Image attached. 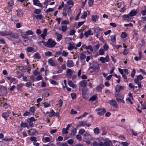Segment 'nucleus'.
<instances>
[{
    "mask_svg": "<svg viewBox=\"0 0 146 146\" xmlns=\"http://www.w3.org/2000/svg\"><path fill=\"white\" fill-rule=\"evenodd\" d=\"M56 44V42L52 40L49 39L48 40L45 45L49 48H52L54 47Z\"/></svg>",
    "mask_w": 146,
    "mask_h": 146,
    "instance_id": "obj_1",
    "label": "nucleus"
},
{
    "mask_svg": "<svg viewBox=\"0 0 146 146\" xmlns=\"http://www.w3.org/2000/svg\"><path fill=\"white\" fill-rule=\"evenodd\" d=\"M7 35H9L11 37L14 39H17L19 37V36L18 34L13 33H10L9 34H7L5 33L2 32L1 34V35L2 36H4Z\"/></svg>",
    "mask_w": 146,
    "mask_h": 146,
    "instance_id": "obj_2",
    "label": "nucleus"
},
{
    "mask_svg": "<svg viewBox=\"0 0 146 146\" xmlns=\"http://www.w3.org/2000/svg\"><path fill=\"white\" fill-rule=\"evenodd\" d=\"M95 110L96 111H98L97 113V114L101 116L103 115L106 112V109L104 108L103 109L98 108H96Z\"/></svg>",
    "mask_w": 146,
    "mask_h": 146,
    "instance_id": "obj_3",
    "label": "nucleus"
},
{
    "mask_svg": "<svg viewBox=\"0 0 146 146\" xmlns=\"http://www.w3.org/2000/svg\"><path fill=\"white\" fill-rule=\"evenodd\" d=\"M90 67L89 69L92 68L96 70V69L98 70L100 68L98 64H97L96 63L93 62L92 64L90 63Z\"/></svg>",
    "mask_w": 146,
    "mask_h": 146,
    "instance_id": "obj_4",
    "label": "nucleus"
},
{
    "mask_svg": "<svg viewBox=\"0 0 146 146\" xmlns=\"http://www.w3.org/2000/svg\"><path fill=\"white\" fill-rule=\"evenodd\" d=\"M29 135H37L38 134V132L36 129L32 128L28 131Z\"/></svg>",
    "mask_w": 146,
    "mask_h": 146,
    "instance_id": "obj_5",
    "label": "nucleus"
},
{
    "mask_svg": "<svg viewBox=\"0 0 146 146\" xmlns=\"http://www.w3.org/2000/svg\"><path fill=\"white\" fill-rule=\"evenodd\" d=\"M84 138L86 140H92V137L89 134L86 132L83 135Z\"/></svg>",
    "mask_w": 146,
    "mask_h": 146,
    "instance_id": "obj_6",
    "label": "nucleus"
},
{
    "mask_svg": "<svg viewBox=\"0 0 146 146\" xmlns=\"http://www.w3.org/2000/svg\"><path fill=\"white\" fill-rule=\"evenodd\" d=\"M85 123H86V121H79V123L76 125V127L77 128H78L80 126H84L85 125Z\"/></svg>",
    "mask_w": 146,
    "mask_h": 146,
    "instance_id": "obj_7",
    "label": "nucleus"
},
{
    "mask_svg": "<svg viewBox=\"0 0 146 146\" xmlns=\"http://www.w3.org/2000/svg\"><path fill=\"white\" fill-rule=\"evenodd\" d=\"M9 112H4L2 113V116L5 120H7L9 117Z\"/></svg>",
    "mask_w": 146,
    "mask_h": 146,
    "instance_id": "obj_8",
    "label": "nucleus"
},
{
    "mask_svg": "<svg viewBox=\"0 0 146 146\" xmlns=\"http://www.w3.org/2000/svg\"><path fill=\"white\" fill-rule=\"evenodd\" d=\"M66 65L68 67L71 68L73 66L74 64L72 60H68L66 62Z\"/></svg>",
    "mask_w": 146,
    "mask_h": 146,
    "instance_id": "obj_9",
    "label": "nucleus"
},
{
    "mask_svg": "<svg viewBox=\"0 0 146 146\" xmlns=\"http://www.w3.org/2000/svg\"><path fill=\"white\" fill-rule=\"evenodd\" d=\"M110 104L113 107L117 108L118 107L117 105L116 102L114 100H111L110 102Z\"/></svg>",
    "mask_w": 146,
    "mask_h": 146,
    "instance_id": "obj_10",
    "label": "nucleus"
},
{
    "mask_svg": "<svg viewBox=\"0 0 146 146\" xmlns=\"http://www.w3.org/2000/svg\"><path fill=\"white\" fill-rule=\"evenodd\" d=\"M33 4L37 6L42 7V5L40 3L39 1L38 0H33Z\"/></svg>",
    "mask_w": 146,
    "mask_h": 146,
    "instance_id": "obj_11",
    "label": "nucleus"
},
{
    "mask_svg": "<svg viewBox=\"0 0 146 146\" xmlns=\"http://www.w3.org/2000/svg\"><path fill=\"white\" fill-rule=\"evenodd\" d=\"M137 13V12L135 10H133L131 11L128 14L130 17H133L135 16Z\"/></svg>",
    "mask_w": 146,
    "mask_h": 146,
    "instance_id": "obj_12",
    "label": "nucleus"
},
{
    "mask_svg": "<svg viewBox=\"0 0 146 146\" xmlns=\"http://www.w3.org/2000/svg\"><path fill=\"white\" fill-rule=\"evenodd\" d=\"M93 33L91 30H89L85 32L84 35L86 37H87L89 35H93Z\"/></svg>",
    "mask_w": 146,
    "mask_h": 146,
    "instance_id": "obj_13",
    "label": "nucleus"
},
{
    "mask_svg": "<svg viewBox=\"0 0 146 146\" xmlns=\"http://www.w3.org/2000/svg\"><path fill=\"white\" fill-rule=\"evenodd\" d=\"M48 63L51 66H55V63L52 58H50L48 60Z\"/></svg>",
    "mask_w": 146,
    "mask_h": 146,
    "instance_id": "obj_14",
    "label": "nucleus"
},
{
    "mask_svg": "<svg viewBox=\"0 0 146 146\" xmlns=\"http://www.w3.org/2000/svg\"><path fill=\"white\" fill-rule=\"evenodd\" d=\"M143 78V76L141 75H139L136 76V78H135L134 81H139L142 80Z\"/></svg>",
    "mask_w": 146,
    "mask_h": 146,
    "instance_id": "obj_15",
    "label": "nucleus"
},
{
    "mask_svg": "<svg viewBox=\"0 0 146 146\" xmlns=\"http://www.w3.org/2000/svg\"><path fill=\"white\" fill-rule=\"evenodd\" d=\"M80 85L81 87L84 88L87 85V82L86 80H83L80 82Z\"/></svg>",
    "mask_w": 146,
    "mask_h": 146,
    "instance_id": "obj_16",
    "label": "nucleus"
},
{
    "mask_svg": "<svg viewBox=\"0 0 146 146\" xmlns=\"http://www.w3.org/2000/svg\"><path fill=\"white\" fill-rule=\"evenodd\" d=\"M72 74V70L70 69H68L67 71L66 75L69 78H70Z\"/></svg>",
    "mask_w": 146,
    "mask_h": 146,
    "instance_id": "obj_17",
    "label": "nucleus"
},
{
    "mask_svg": "<svg viewBox=\"0 0 146 146\" xmlns=\"http://www.w3.org/2000/svg\"><path fill=\"white\" fill-rule=\"evenodd\" d=\"M99 18L98 16L97 15H93L92 17V21L94 22H96L97 21Z\"/></svg>",
    "mask_w": 146,
    "mask_h": 146,
    "instance_id": "obj_18",
    "label": "nucleus"
},
{
    "mask_svg": "<svg viewBox=\"0 0 146 146\" xmlns=\"http://www.w3.org/2000/svg\"><path fill=\"white\" fill-rule=\"evenodd\" d=\"M88 92V90L87 89L85 88L84 89H82V94L83 98H86V94Z\"/></svg>",
    "mask_w": 146,
    "mask_h": 146,
    "instance_id": "obj_19",
    "label": "nucleus"
},
{
    "mask_svg": "<svg viewBox=\"0 0 146 146\" xmlns=\"http://www.w3.org/2000/svg\"><path fill=\"white\" fill-rule=\"evenodd\" d=\"M104 87V86L103 84H101L97 87L96 90L98 91H100Z\"/></svg>",
    "mask_w": 146,
    "mask_h": 146,
    "instance_id": "obj_20",
    "label": "nucleus"
},
{
    "mask_svg": "<svg viewBox=\"0 0 146 146\" xmlns=\"http://www.w3.org/2000/svg\"><path fill=\"white\" fill-rule=\"evenodd\" d=\"M97 98V96L96 95H94L90 97V98L89 99V100L93 102L96 100Z\"/></svg>",
    "mask_w": 146,
    "mask_h": 146,
    "instance_id": "obj_21",
    "label": "nucleus"
},
{
    "mask_svg": "<svg viewBox=\"0 0 146 146\" xmlns=\"http://www.w3.org/2000/svg\"><path fill=\"white\" fill-rule=\"evenodd\" d=\"M77 129L74 128L71 131L70 134L71 135L74 136L76 132Z\"/></svg>",
    "mask_w": 146,
    "mask_h": 146,
    "instance_id": "obj_22",
    "label": "nucleus"
},
{
    "mask_svg": "<svg viewBox=\"0 0 146 146\" xmlns=\"http://www.w3.org/2000/svg\"><path fill=\"white\" fill-rule=\"evenodd\" d=\"M86 56L85 54L82 53L80 55V58L82 60H85Z\"/></svg>",
    "mask_w": 146,
    "mask_h": 146,
    "instance_id": "obj_23",
    "label": "nucleus"
},
{
    "mask_svg": "<svg viewBox=\"0 0 146 146\" xmlns=\"http://www.w3.org/2000/svg\"><path fill=\"white\" fill-rule=\"evenodd\" d=\"M16 11L17 12V15L19 17H22L24 14L23 12L21 10H17Z\"/></svg>",
    "mask_w": 146,
    "mask_h": 146,
    "instance_id": "obj_24",
    "label": "nucleus"
},
{
    "mask_svg": "<svg viewBox=\"0 0 146 146\" xmlns=\"http://www.w3.org/2000/svg\"><path fill=\"white\" fill-rule=\"evenodd\" d=\"M123 16V20H127L128 21L131 19L129 15H124Z\"/></svg>",
    "mask_w": 146,
    "mask_h": 146,
    "instance_id": "obj_25",
    "label": "nucleus"
},
{
    "mask_svg": "<svg viewBox=\"0 0 146 146\" xmlns=\"http://www.w3.org/2000/svg\"><path fill=\"white\" fill-rule=\"evenodd\" d=\"M11 19L12 21H13L15 23H18L19 21V19H16V17L15 16H13L12 17Z\"/></svg>",
    "mask_w": 146,
    "mask_h": 146,
    "instance_id": "obj_26",
    "label": "nucleus"
},
{
    "mask_svg": "<svg viewBox=\"0 0 146 146\" xmlns=\"http://www.w3.org/2000/svg\"><path fill=\"white\" fill-rule=\"evenodd\" d=\"M55 35H57V40L58 39L60 41L62 38V35L60 34H58L57 33H55Z\"/></svg>",
    "mask_w": 146,
    "mask_h": 146,
    "instance_id": "obj_27",
    "label": "nucleus"
},
{
    "mask_svg": "<svg viewBox=\"0 0 146 146\" xmlns=\"http://www.w3.org/2000/svg\"><path fill=\"white\" fill-rule=\"evenodd\" d=\"M34 57L37 59H40L41 57L40 54L38 52H36L35 54L34 55Z\"/></svg>",
    "mask_w": 146,
    "mask_h": 146,
    "instance_id": "obj_28",
    "label": "nucleus"
},
{
    "mask_svg": "<svg viewBox=\"0 0 146 146\" xmlns=\"http://www.w3.org/2000/svg\"><path fill=\"white\" fill-rule=\"evenodd\" d=\"M72 7V6H69L68 8V10L67 11L68 15L69 17H70L71 15V13H72V10L71 8Z\"/></svg>",
    "mask_w": 146,
    "mask_h": 146,
    "instance_id": "obj_29",
    "label": "nucleus"
},
{
    "mask_svg": "<svg viewBox=\"0 0 146 146\" xmlns=\"http://www.w3.org/2000/svg\"><path fill=\"white\" fill-rule=\"evenodd\" d=\"M20 126L21 127H28V124L26 122H22L20 124Z\"/></svg>",
    "mask_w": 146,
    "mask_h": 146,
    "instance_id": "obj_30",
    "label": "nucleus"
},
{
    "mask_svg": "<svg viewBox=\"0 0 146 146\" xmlns=\"http://www.w3.org/2000/svg\"><path fill=\"white\" fill-rule=\"evenodd\" d=\"M35 17L36 19L40 20L42 19L43 16L42 14H39L35 15Z\"/></svg>",
    "mask_w": 146,
    "mask_h": 146,
    "instance_id": "obj_31",
    "label": "nucleus"
},
{
    "mask_svg": "<svg viewBox=\"0 0 146 146\" xmlns=\"http://www.w3.org/2000/svg\"><path fill=\"white\" fill-rule=\"evenodd\" d=\"M134 82L135 83L137 84L139 88H140L143 86V85L141 84V82L137 81H134Z\"/></svg>",
    "mask_w": 146,
    "mask_h": 146,
    "instance_id": "obj_32",
    "label": "nucleus"
},
{
    "mask_svg": "<svg viewBox=\"0 0 146 146\" xmlns=\"http://www.w3.org/2000/svg\"><path fill=\"white\" fill-rule=\"evenodd\" d=\"M21 36L24 38L28 39V37L26 33H21Z\"/></svg>",
    "mask_w": 146,
    "mask_h": 146,
    "instance_id": "obj_33",
    "label": "nucleus"
},
{
    "mask_svg": "<svg viewBox=\"0 0 146 146\" xmlns=\"http://www.w3.org/2000/svg\"><path fill=\"white\" fill-rule=\"evenodd\" d=\"M94 132L96 134H97L99 133L100 130L98 128L96 127L94 129Z\"/></svg>",
    "mask_w": 146,
    "mask_h": 146,
    "instance_id": "obj_34",
    "label": "nucleus"
},
{
    "mask_svg": "<svg viewBox=\"0 0 146 146\" xmlns=\"http://www.w3.org/2000/svg\"><path fill=\"white\" fill-rule=\"evenodd\" d=\"M23 86V84H20L18 85L17 86V89L18 90L20 91L22 90V88Z\"/></svg>",
    "mask_w": 146,
    "mask_h": 146,
    "instance_id": "obj_35",
    "label": "nucleus"
},
{
    "mask_svg": "<svg viewBox=\"0 0 146 146\" xmlns=\"http://www.w3.org/2000/svg\"><path fill=\"white\" fill-rule=\"evenodd\" d=\"M106 58L102 57L100 58V60L102 63H104L105 62H108L109 61H106Z\"/></svg>",
    "mask_w": 146,
    "mask_h": 146,
    "instance_id": "obj_36",
    "label": "nucleus"
},
{
    "mask_svg": "<svg viewBox=\"0 0 146 146\" xmlns=\"http://www.w3.org/2000/svg\"><path fill=\"white\" fill-rule=\"evenodd\" d=\"M41 11L40 9H36L34 11V13L35 14H39L41 12Z\"/></svg>",
    "mask_w": 146,
    "mask_h": 146,
    "instance_id": "obj_37",
    "label": "nucleus"
},
{
    "mask_svg": "<svg viewBox=\"0 0 146 146\" xmlns=\"http://www.w3.org/2000/svg\"><path fill=\"white\" fill-rule=\"evenodd\" d=\"M10 81L11 83H13V84H15L17 83L18 81L15 78H11Z\"/></svg>",
    "mask_w": 146,
    "mask_h": 146,
    "instance_id": "obj_38",
    "label": "nucleus"
},
{
    "mask_svg": "<svg viewBox=\"0 0 146 146\" xmlns=\"http://www.w3.org/2000/svg\"><path fill=\"white\" fill-rule=\"evenodd\" d=\"M55 113V112H54L53 110H52L50 112L49 115V116L50 117H52L53 116H54V115Z\"/></svg>",
    "mask_w": 146,
    "mask_h": 146,
    "instance_id": "obj_39",
    "label": "nucleus"
},
{
    "mask_svg": "<svg viewBox=\"0 0 146 146\" xmlns=\"http://www.w3.org/2000/svg\"><path fill=\"white\" fill-rule=\"evenodd\" d=\"M73 44H71V43H69V46L68 47V49L70 50H72L73 49Z\"/></svg>",
    "mask_w": 146,
    "mask_h": 146,
    "instance_id": "obj_40",
    "label": "nucleus"
},
{
    "mask_svg": "<svg viewBox=\"0 0 146 146\" xmlns=\"http://www.w3.org/2000/svg\"><path fill=\"white\" fill-rule=\"evenodd\" d=\"M127 36V34L125 32H122L121 36L123 38H125Z\"/></svg>",
    "mask_w": 146,
    "mask_h": 146,
    "instance_id": "obj_41",
    "label": "nucleus"
},
{
    "mask_svg": "<svg viewBox=\"0 0 146 146\" xmlns=\"http://www.w3.org/2000/svg\"><path fill=\"white\" fill-rule=\"evenodd\" d=\"M34 48L31 47H29L27 48V51L29 52H31L33 51Z\"/></svg>",
    "mask_w": 146,
    "mask_h": 146,
    "instance_id": "obj_42",
    "label": "nucleus"
},
{
    "mask_svg": "<svg viewBox=\"0 0 146 146\" xmlns=\"http://www.w3.org/2000/svg\"><path fill=\"white\" fill-rule=\"evenodd\" d=\"M99 54L100 55H103L104 54V51L102 48L100 49L99 50Z\"/></svg>",
    "mask_w": 146,
    "mask_h": 146,
    "instance_id": "obj_43",
    "label": "nucleus"
},
{
    "mask_svg": "<svg viewBox=\"0 0 146 146\" xmlns=\"http://www.w3.org/2000/svg\"><path fill=\"white\" fill-rule=\"evenodd\" d=\"M36 137L35 136H32L30 138L31 141L33 142H36Z\"/></svg>",
    "mask_w": 146,
    "mask_h": 146,
    "instance_id": "obj_44",
    "label": "nucleus"
},
{
    "mask_svg": "<svg viewBox=\"0 0 146 146\" xmlns=\"http://www.w3.org/2000/svg\"><path fill=\"white\" fill-rule=\"evenodd\" d=\"M62 30L63 32H64L67 29V25H62L61 27Z\"/></svg>",
    "mask_w": 146,
    "mask_h": 146,
    "instance_id": "obj_45",
    "label": "nucleus"
},
{
    "mask_svg": "<svg viewBox=\"0 0 146 146\" xmlns=\"http://www.w3.org/2000/svg\"><path fill=\"white\" fill-rule=\"evenodd\" d=\"M32 83L31 82H27L25 84V85L26 87L29 88L32 85Z\"/></svg>",
    "mask_w": 146,
    "mask_h": 146,
    "instance_id": "obj_46",
    "label": "nucleus"
},
{
    "mask_svg": "<svg viewBox=\"0 0 146 146\" xmlns=\"http://www.w3.org/2000/svg\"><path fill=\"white\" fill-rule=\"evenodd\" d=\"M111 41L113 42H115L116 41V37L115 36L112 35L110 36Z\"/></svg>",
    "mask_w": 146,
    "mask_h": 146,
    "instance_id": "obj_47",
    "label": "nucleus"
},
{
    "mask_svg": "<svg viewBox=\"0 0 146 146\" xmlns=\"http://www.w3.org/2000/svg\"><path fill=\"white\" fill-rule=\"evenodd\" d=\"M42 77L41 75H39L36 78L35 81H39L42 80Z\"/></svg>",
    "mask_w": 146,
    "mask_h": 146,
    "instance_id": "obj_48",
    "label": "nucleus"
},
{
    "mask_svg": "<svg viewBox=\"0 0 146 146\" xmlns=\"http://www.w3.org/2000/svg\"><path fill=\"white\" fill-rule=\"evenodd\" d=\"M26 33L27 36H28V35H32L34 34L30 30H28L26 31Z\"/></svg>",
    "mask_w": 146,
    "mask_h": 146,
    "instance_id": "obj_49",
    "label": "nucleus"
},
{
    "mask_svg": "<svg viewBox=\"0 0 146 146\" xmlns=\"http://www.w3.org/2000/svg\"><path fill=\"white\" fill-rule=\"evenodd\" d=\"M76 32V31L74 29H72L69 32V35H74Z\"/></svg>",
    "mask_w": 146,
    "mask_h": 146,
    "instance_id": "obj_50",
    "label": "nucleus"
},
{
    "mask_svg": "<svg viewBox=\"0 0 146 146\" xmlns=\"http://www.w3.org/2000/svg\"><path fill=\"white\" fill-rule=\"evenodd\" d=\"M68 84L69 86L72 88L74 87V85L72 82L70 81L68 82Z\"/></svg>",
    "mask_w": 146,
    "mask_h": 146,
    "instance_id": "obj_51",
    "label": "nucleus"
},
{
    "mask_svg": "<svg viewBox=\"0 0 146 146\" xmlns=\"http://www.w3.org/2000/svg\"><path fill=\"white\" fill-rule=\"evenodd\" d=\"M115 90L116 92H117L118 93H119L121 91V90L119 88V86L118 85L116 86L115 89Z\"/></svg>",
    "mask_w": 146,
    "mask_h": 146,
    "instance_id": "obj_52",
    "label": "nucleus"
},
{
    "mask_svg": "<svg viewBox=\"0 0 146 146\" xmlns=\"http://www.w3.org/2000/svg\"><path fill=\"white\" fill-rule=\"evenodd\" d=\"M33 73L34 74V75L35 76H37L39 74H40V73L39 72H38V71L36 70H34L33 72Z\"/></svg>",
    "mask_w": 146,
    "mask_h": 146,
    "instance_id": "obj_53",
    "label": "nucleus"
},
{
    "mask_svg": "<svg viewBox=\"0 0 146 146\" xmlns=\"http://www.w3.org/2000/svg\"><path fill=\"white\" fill-rule=\"evenodd\" d=\"M145 7L146 9L145 10H142L141 11V13L143 16L146 15V7Z\"/></svg>",
    "mask_w": 146,
    "mask_h": 146,
    "instance_id": "obj_54",
    "label": "nucleus"
},
{
    "mask_svg": "<svg viewBox=\"0 0 146 146\" xmlns=\"http://www.w3.org/2000/svg\"><path fill=\"white\" fill-rule=\"evenodd\" d=\"M85 130L83 129H81L78 132V133L80 135H82L84 133H85Z\"/></svg>",
    "mask_w": 146,
    "mask_h": 146,
    "instance_id": "obj_55",
    "label": "nucleus"
},
{
    "mask_svg": "<svg viewBox=\"0 0 146 146\" xmlns=\"http://www.w3.org/2000/svg\"><path fill=\"white\" fill-rule=\"evenodd\" d=\"M94 0H88V4L89 7L92 6L94 3Z\"/></svg>",
    "mask_w": 146,
    "mask_h": 146,
    "instance_id": "obj_56",
    "label": "nucleus"
},
{
    "mask_svg": "<svg viewBox=\"0 0 146 146\" xmlns=\"http://www.w3.org/2000/svg\"><path fill=\"white\" fill-rule=\"evenodd\" d=\"M67 3L68 5H71V6H72H72L74 4V3L71 0H68L67 2Z\"/></svg>",
    "mask_w": 146,
    "mask_h": 146,
    "instance_id": "obj_57",
    "label": "nucleus"
},
{
    "mask_svg": "<svg viewBox=\"0 0 146 146\" xmlns=\"http://www.w3.org/2000/svg\"><path fill=\"white\" fill-rule=\"evenodd\" d=\"M76 138L79 141H80L82 139V137L80 134L77 135H76Z\"/></svg>",
    "mask_w": 146,
    "mask_h": 146,
    "instance_id": "obj_58",
    "label": "nucleus"
},
{
    "mask_svg": "<svg viewBox=\"0 0 146 146\" xmlns=\"http://www.w3.org/2000/svg\"><path fill=\"white\" fill-rule=\"evenodd\" d=\"M54 10V9L52 8H49L48 9H46L45 11V12L46 13H49L50 12H52Z\"/></svg>",
    "mask_w": 146,
    "mask_h": 146,
    "instance_id": "obj_59",
    "label": "nucleus"
},
{
    "mask_svg": "<svg viewBox=\"0 0 146 146\" xmlns=\"http://www.w3.org/2000/svg\"><path fill=\"white\" fill-rule=\"evenodd\" d=\"M62 71H63L62 70L60 69V70H57V71H56L54 72L53 73V74H56L57 73L58 74V73H61L62 72Z\"/></svg>",
    "mask_w": 146,
    "mask_h": 146,
    "instance_id": "obj_60",
    "label": "nucleus"
},
{
    "mask_svg": "<svg viewBox=\"0 0 146 146\" xmlns=\"http://www.w3.org/2000/svg\"><path fill=\"white\" fill-rule=\"evenodd\" d=\"M86 49L90 50V51L91 52H93V48L92 47V46L91 45H89L88 46H87V48Z\"/></svg>",
    "mask_w": 146,
    "mask_h": 146,
    "instance_id": "obj_61",
    "label": "nucleus"
},
{
    "mask_svg": "<svg viewBox=\"0 0 146 146\" xmlns=\"http://www.w3.org/2000/svg\"><path fill=\"white\" fill-rule=\"evenodd\" d=\"M29 111L32 113H34L35 111V107H31L29 109Z\"/></svg>",
    "mask_w": 146,
    "mask_h": 146,
    "instance_id": "obj_62",
    "label": "nucleus"
},
{
    "mask_svg": "<svg viewBox=\"0 0 146 146\" xmlns=\"http://www.w3.org/2000/svg\"><path fill=\"white\" fill-rule=\"evenodd\" d=\"M52 52L50 51H48L45 53V55L46 56H50L52 55Z\"/></svg>",
    "mask_w": 146,
    "mask_h": 146,
    "instance_id": "obj_63",
    "label": "nucleus"
},
{
    "mask_svg": "<svg viewBox=\"0 0 146 146\" xmlns=\"http://www.w3.org/2000/svg\"><path fill=\"white\" fill-rule=\"evenodd\" d=\"M103 48L105 50L107 51L109 47L108 45L105 43L103 46Z\"/></svg>",
    "mask_w": 146,
    "mask_h": 146,
    "instance_id": "obj_64",
    "label": "nucleus"
}]
</instances>
